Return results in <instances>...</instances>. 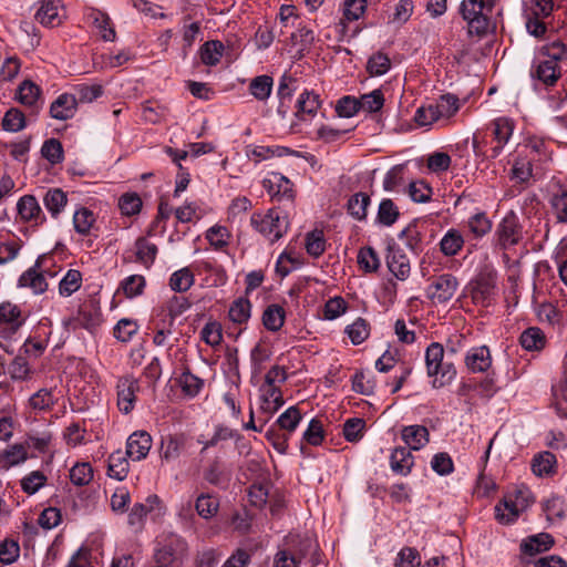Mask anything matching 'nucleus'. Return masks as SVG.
Instances as JSON below:
<instances>
[{"mask_svg": "<svg viewBox=\"0 0 567 567\" xmlns=\"http://www.w3.org/2000/svg\"><path fill=\"white\" fill-rule=\"evenodd\" d=\"M87 19L92 22L104 41L115 40L116 32L114 30L111 18L105 12L97 9H92L87 13Z\"/></svg>", "mask_w": 567, "mask_h": 567, "instance_id": "nucleus-18", "label": "nucleus"}, {"mask_svg": "<svg viewBox=\"0 0 567 567\" xmlns=\"http://www.w3.org/2000/svg\"><path fill=\"white\" fill-rule=\"evenodd\" d=\"M301 420L302 415L300 410L298 409V406L293 405L288 408L282 414L279 415L275 423V426L277 425L280 431L287 433L290 436V434L297 429Z\"/></svg>", "mask_w": 567, "mask_h": 567, "instance_id": "nucleus-32", "label": "nucleus"}, {"mask_svg": "<svg viewBox=\"0 0 567 567\" xmlns=\"http://www.w3.org/2000/svg\"><path fill=\"white\" fill-rule=\"evenodd\" d=\"M492 131L494 136L493 142L495 143V145L491 147L489 154H487L486 156L489 158H496L503 151L505 144L512 137L514 124L509 118L499 117L493 121Z\"/></svg>", "mask_w": 567, "mask_h": 567, "instance_id": "nucleus-9", "label": "nucleus"}, {"mask_svg": "<svg viewBox=\"0 0 567 567\" xmlns=\"http://www.w3.org/2000/svg\"><path fill=\"white\" fill-rule=\"evenodd\" d=\"M464 238L457 229H450L440 241L441 251L445 256H455L463 247Z\"/></svg>", "mask_w": 567, "mask_h": 567, "instance_id": "nucleus-37", "label": "nucleus"}, {"mask_svg": "<svg viewBox=\"0 0 567 567\" xmlns=\"http://www.w3.org/2000/svg\"><path fill=\"white\" fill-rule=\"evenodd\" d=\"M40 87L35 83L25 80L19 85L17 97L21 104L38 109L37 104L40 99Z\"/></svg>", "mask_w": 567, "mask_h": 567, "instance_id": "nucleus-35", "label": "nucleus"}, {"mask_svg": "<svg viewBox=\"0 0 567 567\" xmlns=\"http://www.w3.org/2000/svg\"><path fill=\"white\" fill-rule=\"evenodd\" d=\"M25 316L18 305L10 301L0 305V339L10 340L25 322Z\"/></svg>", "mask_w": 567, "mask_h": 567, "instance_id": "nucleus-4", "label": "nucleus"}, {"mask_svg": "<svg viewBox=\"0 0 567 567\" xmlns=\"http://www.w3.org/2000/svg\"><path fill=\"white\" fill-rule=\"evenodd\" d=\"M136 261L145 268H150L157 256L158 248L155 244L148 241L145 237H138L135 241Z\"/></svg>", "mask_w": 567, "mask_h": 567, "instance_id": "nucleus-24", "label": "nucleus"}, {"mask_svg": "<svg viewBox=\"0 0 567 567\" xmlns=\"http://www.w3.org/2000/svg\"><path fill=\"white\" fill-rule=\"evenodd\" d=\"M320 105L321 101L318 94L315 92L305 91L298 99L296 115L300 120H305L306 114L315 115L320 109Z\"/></svg>", "mask_w": 567, "mask_h": 567, "instance_id": "nucleus-27", "label": "nucleus"}, {"mask_svg": "<svg viewBox=\"0 0 567 567\" xmlns=\"http://www.w3.org/2000/svg\"><path fill=\"white\" fill-rule=\"evenodd\" d=\"M496 290V275L492 271L480 272L470 284V293L473 302L488 307L494 299Z\"/></svg>", "mask_w": 567, "mask_h": 567, "instance_id": "nucleus-5", "label": "nucleus"}, {"mask_svg": "<svg viewBox=\"0 0 567 567\" xmlns=\"http://www.w3.org/2000/svg\"><path fill=\"white\" fill-rule=\"evenodd\" d=\"M519 342L527 351H538L545 347L546 337L539 328L532 327L523 331Z\"/></svg>", "mask_w": 567, "mask_h": 567, "instance_id": "nucleus-31", "label": "nucleus"}, {"mask_svg": "<svg viewBox=\"0 0 567 567\" xmlns=\"http://www.w3.org/2000/svg\"><path fill=\"white\" fill-rule=\"evenodd\" d=\"M492 9L493 4L484 0H463L461 2L460 13L466 21L471 34L482 37L488 32Z\"/></svg>", "mask_w": 567, "mask_h": 567, "instance_id": "nucleus-2", "label": "nucleus"}, {"mask_svg": "<svg viewBox=\"0 0 567 567\" xmlns=\"http://www.w3.org/2000/svg\"><path fill=\"white\" fill-rule=\"evenodd\" d=\"M60 0H42L35 13V20L44 27H55L61 23Z\"/></svg>", "mask_w": 567, "mask_h": 567, "instance_id": "nucleus-15", "label": "nucleus"}, {"mask_svg": "<svg viewBox=\"0 0 567 567\" xmlns=\"http://www.w3.org/2000/svg\"><path fill=\"white\" fill-rule=\"evenodd\" d=\"M82 286V274L76 269H70L60 280L59 292L63 297H70Z\"/></svg>", "mask_w": 567, "mask_h": 567, "instance_id": "nucleus-45", "label": "nucleus"}, {"mask_svg": "<svg viewBox=\"0 0 567 567\" xmlns=\"http://www.w3.org/2000/svg\"><path fill=\"white\" fill-rule=\"evenodd\" d=\"M359 101L360 109L369 113L378 112L384 105V96L380 89L373 90L368 94L361 95Z\"/></svg>", "mask_w": 567, "mask_h": 567, "instance_id": "nucleus-54", "label": "nucleus"}, {"mask_svg": "<svg viewBox=\"0 0 567 567\" xmlns=\"http://www.w3.org/2000/svg\"><path fill=\"white\" fill-rule=\"evenodd\" d=\"M400 217L399 207L394 204V202L390 198H384L379 204L377 221L385 227H390Z\"/></svg>", "mask_w": 567, "mask_h": 567, "instance_id": "nucleus-34", "label": "nucleus"}, {"mask_svg": "<svg viewBox=\"0 0 567 567\" xmlns=\"http://www.w3.org/2000/svg\"><path fill=\"white\" fill-rule=\"evenodd\" d=\"M369 205L370 196L360 192L349 198L347 209L348 213L357 220H364L367 218V210Z\"/></svg>", "mask_w": 567, "mask_h": 567, "instance_id": "nucleus-36", "label": "nucleus"}, {"mask_svg": "<svg viewBox=\"0 0 567 567\" xmlns=\"http://www.w3.org/2000/svg\"><path fill=\"white\" fill-rule=\"evenodd\" d=\"M444 348L439 342H433L426 348L425 363L429 377L433 378L432 385L435 389L450 384L456 377L453 363L443 362Z\"/></svg>", "mask_w": 567, "mask_h": 567, "instance_id": "nucleus-1", "label": "nucleus"}, {"mask_svg": "<svg viewBox=\"0 0 567 567\" xmlns=\"http://www.w3.org/2000/svg\"><path fill=\"white\" fill-rule=\"evenodd\" d=\"M45 208L56 217L68 203L66 194L60 188L49 189L43 198Z\"/></svg>", "mask_w": 567, "mask_h": 567, "instance_id": "nucleus-41", "label": "nucleus"}, {"mask_svg": "<svg viewBox=\"0 0 567 567\" xmlns=\"http://www.w3.org/2000/svg\"><path fill=\"white\" fill-rule=\"evenodd\" d=\"M204 477L213 485H220L230 480V471H227L225 465L215 458L205 471Z\"/></svg>", "mask_w": 567, "mask_h": 567, "instance_id": "nucleus-43", "label": "nucleus"}, {"mask_svg": "<svg viewBox=\"0 0 567 567\" xmlns=\"http://www.w3.org/2000/svg\"><path fill=\"white\" fill-rule=\"evenodd\" d=\"M184 443L185 442L182 436H167L165 440L162 441L161 458L166 462L176 460L184 449Z\"/></svg>", "mask_w": 567, "mask_h": 567, "instance_id": "nucleus-39", "label": "nucleus"}, {"mask_svg": "<svg viewBox=\"0 0 567 567\" xmlns=\"http://www.w3.org/2000/svg\"><path fill=\"white\" fill-rule=\"evenodd\" d=\"M95 221L94 214L82 207L74 213L73 225L74 229L81 235H87Z\"/></svg>", "mask_w": 567, "mask_h": 567, "instance_id": "nucleus-52", "label": "nucleus"}, {"mask_svg": "<svg viewBox=\"0 0 567 567\" xmlns=\"http://www.w3.org/2000/svg\"><path fill=\"white\" fill-rule=\"evenodd\" d=\"M70 481L75 486H85L93 480V468L90 463H76L70 470Z\"/></svg>", "mask_w": 567, "mask_h": 567, "instance_id": "nucleus-49", "label": "nucleus"}, {"mask_svg": "<svg viewBox=\"0 0 567 567\" xmlns=\"http://www.w3.org/2000/svg\"><path fill=\"white\" fill-rule=\"evenodd\" d=\"M252 227L269 239L270 243H275L280 239L288 230L289 223L287 217L280 216L277 209H269L267 213H255L251 216Z\"/></svg>", "mask_w": 567, "mask_h": 567, "instance_id": "nucleus-3", "label": "nucleus"}, {"mask_svg": "<svg viewBox=\"0 0 567 567\" xmlns=\"http://www.w3.org/2000/svg\"><path fill=\"white\" fill-rule=\"evenodd\" d=\"M346 333L354 346L361 344L370 334L369 323L363 318H358L353 323L347 326Z\"/></svg>", "mask_w": 567, "mask_h": 567, "instance_id": "nucleus-50", "label": "nucleus"}, {"mask_svg": "<svg viewBox=\"0 0 567 567\" xmlns=\"http://www.w3.org/2000/svg\"><path fill=\"white\" fill-rule=\"evenodd\" d=\"M414 465V457L406 447H395L390 455V467L399 475L406 476L411 473Z\"/></svg>", "mask_w": 567, "mask_h": 567, "instance_id": "nucleus-14", "label": "nucleus"}, {"mask_svg": "<svg viewBox=\"0 0 567 567\" xmlns=\"http://www.w3.org/2000/svg\"><path fill=\"white\" fill-rule=\"evenodd\" d=\"M365 421L361 417H352L343 424V436L348 442H358L363 436Z\"/></svg>", "mask_w": 567, "mask_h": 567, "instance_id": "nucleus-53", "label": "nucleus"}, {"mask_svg": "<svg viewBox=\"0 0 567 567\" xmlns=\"http://www.w3.org/2000/svg\"><path fill=\"white\" fill-rule=\"evenodd\" d=\"M200 339L208 346H219L223 340L220 323L217 321L207 322L200 331Z\"/></svg>", "mask_w": 567, "mask_h": 567, "instance_id": "nucleus-62", "label": "nucleus"}, {"mask_svg": "<svg viewBox=\"0 0 567 567\" xmlns=\"http://www.w3.org/2000/svg\"><path fill=\"white\" fill-rule=\"evenodd\" d=\"M19 286L28 287L34 293H43L47 291L48 282L41 272V258H38L34 266L20 276Z\"/></svg>", "mask_w": 567, "mask_h": 567, "instance_id": "nucleus-12", "label": "nucleus"}, {"mask_svg": "<svg viewBox=\"0 0 567 567\" xmlns=\"http://www.w3.org/2000/svg\"><path fill=\"white\" fill-rule=\"evenodd\" d=\"M17 208L21 218L25 221L38 223L41 219V207L32 195L22 196L18 202Z\"/></svg>", "mask_w": 567, "mask_h": 567, "instance_id": "nucleus-23", "label": "nucleus"}, {"mask_svg": "<svg viewBox=\"0 0 567 567\" xmlns=\"http://www.w3.org/2000/svg\"><path fill=\"white\" fill-rule=\"evenodd\" d=\"M195 278L188 267H184L171 275L169 287L176 292H185L194 285Z\"/></svg>", "mask_w": 567, "mask_h": 567, "instance_id": "nucleus-42", "label": "nucleus"}, {"mask_svg": "<svg viewBox=\"0 0 567 567\" xmlns=\"http://www.w3.org/2000/svg\"><path fill=\"white\" fill-rule=\"evenodd\" d=\"M535 75L544 84L551 86L561 76V69L553 60H545L537 65Z\"/></svg>", "mask_w": 567, "mask_h": 567, "instance_id": "nucleus-26", "label": "nucleus"}, {"mask_svg": "<svg viewBox=\"0 0 567 567\" xmlns=\"http://www.w3.org/2000/svg\"><path fill=\"white\" fill-rule=\"evenodd\" d=\"M554 543V538L550 534L539 533L523 540L520 544V550L526 555L534 556L550 549Z\"/></svg>", "mask_w": 567, "mask_h": 567, "instance_id": "nucleus-20", "label": "nucleus"}, {"mask_svg": "<svg viewBox=\"0 0 567 567\" xmlns=\"http://www.w3.org/2000/svg\"><path fill=\"white\" fill-rule=\"evenodd\" d=\"M421 564V558L415 548H402L395 560V567H417Z\"/></svg>", "mask_w": 567, "mask_h": 567, "instance_id": "nucleus-64", "label": "nucleus"}, {"mask_svg": "<svg viewBox=\"0 0 567 567\" xmlns=\"http://www.w3.org/2000/svg\"><path fill=\"white\" fill-rule=\"evenodd\" d=\"M262 186L278 202L282 199L292 200L293 198L292 183L280 173H271L269 177L264 179Z\"/></svg>", "mask_w": 567, "mask_h": 567, "instance_id": "nucleus-10", "label": "nucleus"}, {"mask_svg": "<svg viewBox=\"0 0 567 567\" xmlns=\"http://www.w3.org/2000/svg\"><path fill=\"white\" fill-rule=\"evenodd\" d=\"M152 447V436L146 431L132 433L126 442V455L133 461L145 458Z\"/></svg>", "mask_w": 567, "mask_h": 567, "instance_id": "nucleus-11", "label": "nucleus"}, {"mask_svg": "<svg viewBox=\"0 0 567 567\" xmlns=\"http://www.w3.org/2000/svg\"><path fill=\"white\" fill-rule=\"evenodd\" d=\"M502 249L517 245L523 238L522 226L514 213L507 214L498 224L495 233Z\"/></svg>", "mask_w": 567, "mask_h": 567, "instance_id": "nucleus-7", "label": "nucleus"}, {"mask_svg": "<svg viewBox=\"0 0 567 567\" xmlns=\"http://www.w3.org/2000/svg\"><path fill=\"white\" fill-rule=\"evenodd\" d=\"M401 436L410 450L417 451L429 442L430 434L423 425H409L402 429Z\"/></svg>", "mask_w": 567, "mask_h": 567, "instance_id": "nucleus-21", "label": "nucleus"}, {"mask_svg": "<svg viewBox=\"0 0 567 567\" xmlns=\"http://www.w3.org/2000/svg\"><path fill=\"white\" fill-rule=\"evenodd\" d=\"M556 465V456L549 451L537 453L532 460V471L539 477L555 474Z\"/></svg>", "mask_w": 567, "mask_h": 567, "instance_id": "nucleus-22", "label": "nucleus"}, {"mask_svg": "<svg viewBox=\"0 0 567 567\" xmlns=\"http://www.w3.org/2000/svg\"><path fill=\"white\" fill-rule=\"evenodd\" d=\"M251 303L246 298L236 299L228 311L229 319L235 323H245L250 318Z\"/></svg>", "mask_w": 567, "mask_h": 567, "instance_id": "nucleus-46", "label": "nucleus"}, {"mask_svg": "<svg viewBox=\"0 0 567 567\" xmlns=\"http://www.w3.org/2000/svg\"><path fill=\"white\" fill-rule=\"evenodd\" d=\"M458 288L456 277L451 274H443L433 279L426 289L429 299L434 305H442L450 301Z\"/></svg>", "mask_w": 567, "mask_h": 567, "instance_id": "nucleus-6", "label": "nucleus"}, {"mask_svg": "<svg viewBox=\"0 0 567 567\" xmlns=\"http://www.w3.org/2000/svg\"><path fill=\"white\" fill-rule=\"evenodd\" d=\"M465 363L474 373L487 371L492 364L489 349L485 346L472 348L466 354Z\"/></svg>", "mask_w": 567, "mask_h": 567, "instance_id": "nucleus-16", "label": "nucleus"}, {"mask_svg": "<svg viewBox=\"0 0 567 567\" xmlns=\"http://www.w3.org/2000/svg\"><path fill=\"white\" fill-rule=\"evenodd\" d=\"M386 264L389 270L399 279V280H405L410 275V260L399 249H390L388 257H386Z\"/></svg>", "mask_w": 567, "mask_h": 567, "instance_id": "nucleus-19", "label": "nucleus"}, {"mask_svg": "<svg viewBox=\"0 0 567 567\" xmlns=\"http://www.w3.org/2000/svg\"><path fill=\"white\" fill-rule=\"evenodd\" d=\"M142 199L136 193H126L118 199V206L123 215L133 216L141 212Z\"/></svg>", "mask_w": 567, "mask_h": 567, "instance_id": "nucleus-59", "label": "nucleus"}, {"mask_svg": "<svg viewBox=\"0 0 567 567\" xmlns=\"http://www.w3.org/2000/svg\"><path fill=\"white\" fill-rule=\"evenodd\" d=\"M145 287L146 279L144 276L131 275L121 281L117 292L122 291L126 298L132 299L143 295Z\"/></svg>", "mask_w": 567, "mask_h": 567, "instance_id": "nucleus-33", "label": "nucleus"}, {"mask_svg": "<svg viewBox=\"0 0 567 567\" xmlns=\"http://www.w3.org/2000/svg\"><path fill=\"white\" fill-rule=\"evenodd\" d=\"M140 391L138 380L132 375H125L117 380L116 394L118 410L128 414L133 411L136 402V393Z\"/></svg>", "mask_w": 567, "mask_h": 567, "instance_id": "nucleus-8", "label": "nucleus"}, {"mask_svg": "<svg viewBox=\"0 0 567 567\" xmlns=\"http://www.w3.org/2000/svg\"><path fill=\"white\" fill-rule=\"evenodd\" d=\"M126 456V453L124 454L120 450L109 456L107 474L110 477L123 481L127 476L130 464Z\"/></svg>", "mask_w": 567, "mask_h": 567, "instance_id": "nucleus-25", "label": "nucleus"}, {"mask_svg": "<svg viewBox=\"0 0 567 567\" xmlns=\"http://www.w3.org/2000/svg\"><path fill=\"white\" fill-rule=\"evenodd\" d=\"M391 61L390 58L383 52H377L373 54L367 64V70L371 75H383L390 70Z\"/></svg>", "mask_w": 567, "mask_h": 567, "instance_id": "nucleus-60", "label": "nucleus"}, {"mask_svg": "<svg viewBox=\"0 0 567 567\" xmlns=\"http://www.w3.org/2000/svg\"><path fill=\"white\" fill-rule=\"evenodd\" d=\"M358 264L367 272L377 271L380 260L372 247H363L358 252Z\"/></svg>", "mask_w": 567, "mask_h": 567, "instance_id": "nucleus-58", "label": "nucleus"}, {"mask_svg": "<svg viewBox=\"0 0 567 567\" xmlns=\"http://www.w3.org/2000/svg\"><path fill=\"white\" fill-rule=\"evenodd\" d=\"M47 483V476L41 471H33L21 480V488L29 495L35 494Z\"/></svg>", "mask_w": 567, "mask_h": 567, "instance_id": "nucleus-57", "label": "nucleus"}, {"mask_svg": "<svg viewBox=\"0 0 567 567\" xmlns=\"http://www.w3.org/2000/svg\"><path fill=\"white\" fill-rule=\"evenodd\" d=\"M540 53L547 56V60H553L556 64L560 61L567 60V45L556 40L542 47Z\"/></svg>", "mask_w": 567, "mask_h": 567, "instance_id": "nucleus-61", "label": "nucleus"}, {"mask_svg": "<svg viewBox=\"0 0 567 567\" xmlns=\"http://www.w3.org/2000/svg\"><path fill=\"white\" fill-rule=\"evenodd\" d=\"M286 311L277 303L269 305L262 313V323L269 331H278L285 323Z\"/></svg>", "mask_w": 567, "mask_h": 567, "instance_id": "nucleus-28", "label": "nucleus"}, {"mask_svg": "<svg viewBox=\"0 0 567 567\" xmlns=\"http://www.w3.org/2000/svg\"><path fill=\"white\" fill-rule=\"evenodd\" d=\"M195 509L204 519L213 518L219 509V501L210 494H200L195 501Z\"/></svg>", "mask_w": 567, "mask_h": 567, "instance_id": "nucleus-38", "label": "nucleus"}, {"mask_svg": "<svg viewBox=\"0 0 567 567\" xmlns=\"http://www.w3.org/2000/svg\"><path fill=\"white\" fill-rule=\"evenodd\" d=\"M42 156L51 164H59L63 161V147L59 140L49 138L41 147Z\"/></svg>", "mask_w": 567, "mask_h": 567, "instance_id": "nucleus-56", "label": "nucleus"}, {"mask_svg": "<svg viewBox=\"0 0 567 567\" xmlns=\"http://www.w3.org/2000/svg\"><path fill=\"white\" fill-rule=\"evenodd\" d=\"M159 504V497L157 495H150L145 503L135 504L128 515V522L131 525L140 524L143 518Z\"/></svg>", "mask_w": 567, "mask_h": 567, "instance_id": "nucleus-44", "label": "nucleus"}, {"mask_svg": "<svg viewBox=\"0 0 567 567\" xmlns=\"http://www.w3.org/2000/svg\"><path fill=\"white\" fill-rule=\"evenodd\" d=\"M224 52V44L218 40H210L200 47V59L206 65H216L219 63Z\"/></svg>", "mask_w": 567, "mask_h": 567, "instance_id": "nucleus-40", "label": "nucleus"}, {"mask_svg": "<svg viewBox=\"0 0 567 567\" xmlns=\"http://www.w3.org/2000/svg\"><path fill=\"white\" fill-rule=\"evenodd\" d=\"M28 457L27 449L23 444H13L0 454V467L8 470L11 466L24 462Z\"/></svg>", "mask_w": 567, "mask_h": 567, "instance_id": "nucleus-29", "label": "nucleus"}, {"mask_svg": "<svg viewBox=\"0 0 567 567\" xmlns=\"http://www.w3.org/2000/svg\"><path fill=\"white\" fill-rule=\"evenodd\" d=\"M138 328L135 320L123 318L115 324L113 334L118 341L126 343L137 333Z\"/></svg>", "mask_w": 567, "mask_h": 567, "instance_id": "nucleus-48", "label": "nucleus"}, {"mask_svg": "<svg viewBox=\"0 0 567 567\" xmlns=\"http://www.w3.org/2000/svg\"><path fill=\"white\" fill-rule=\"evenodd\" d=\"M274 86V80L270 75H258L249 83V93L258 101L268 100Z\"/></svg>", "mask_w": 567, "mask_h": 567, "instance_id": "nucleus-30", "label": "nucleus"}, {"mask_svg": "<svg viewBox=\"0 0 567 567\" xmlns=\"http://www.w3.org/2000/svg\"><path fill=\"white\" fill-rule=\"evenodd\" d=\"M522 508L523 506L518 505V497L514 499L512 495L505 496L495 506V517L502 524H509L517 519Z\"/></svg>", "mask_w": 567, "mask_h": 567, "instance_id": "nucleus-17", "label": "nucleus"}, {"mask_svg": "<svg viewBox=\"0 0 567 567\" xmlns=\"http://www.w3.org/2000/svg\"><path fill=\"white\" fill-rule=\"evenodd\" d=\"M78 100L73 94L63 93L50 106V114L55 120L72 118L76 112Z\"/></svg>", "mask_w": 567, "mask_h": 567, "instance_id": "nucleus-13", "label": "nucleus"}, {"mask_svg": "<svg viewBox=\"0 0 567 567\" xmlns=\"http://www.w3.org/2000/svg\"><path fill=\"white\" fill-rule=\"evenodd\" d=\"M178 384L185 395L194 398L202 390L204 381L189 371H185L178 378Z\"/></svg>", "mask_w": 567, "mask_h": 567, "instance_id": "nucleus-51", "label": "nucleus"}, {"mask_svg": "<svg viewBox=\"0 0 567 567\" xmlns=\"http://www.w3.org/2000/svg\"><path fill=\"white\" fill-rule=\"evenodd\" d=\"M267 441L272 445V447L280 454H286L288 450V440L289 435L279 429L272 425L266 432Z\"/></svg>", "mask_w": 567, "mask_h": 567, "instance_id": "nucleus-63", "label": "nucleus"}, {"mask_svg": "<svg viewBox=\"0 0 567 567\" xmlns=\"http://www.w3.org/2000/svg\"><path fill=\"white\" fill-rule=\"evenodd\" d=\"M432 106L439 120L441 117H451L460 109L458 99L453 94L442 95L436 104H432Z\"/></svg>", "mask_w": 567, "mask_h": 567, "instance_id": "nucleus-47", "label": "nucleus"}, {"mask_svg": "<svg viewBox=\"0 0 567 567\" xmlns=\"http://www.w3.org/2000/svg\"><path fill=\"white\" fill-rule=\"evenodd\" d=\"M25 126L24 114L18 109H10L2 118V128L8 132H19Z\"/></svg>", "mask_w": 567, "mask_h": 567, "instance_id": "nucleus-55", "label": "nucleus"}]
</instances>
